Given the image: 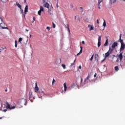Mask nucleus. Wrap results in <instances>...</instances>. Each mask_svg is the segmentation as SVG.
Segmentation results:
<instances>
[{
  "label": "nucleus",
  "mask_w": 125,
  "mask_h": 125,
  "mask_svg": "<svg viewBox=\"0 0 125 125\" xmlns=\"http://www.w3.org/2000/svg\"><path fill=\"white\" fill-rule=\"evenodd\" d=\"M38 15H42V11L40 10L38 12Z\"/></svg>",
  "instance_id": "nucleus-29"
},
{
  "label": "nucleus",
  "mask_w": 125,
  "mask_h": 125,
  "mask_svg": "<svg viewBox=\"0 0 125 125\" xmlns=\"http://www.w3.org/2000/svg\"><path fill=\"white\" fill-rule=\"evenodd\" d=\"M67 30L68 31V32L69 33H71V31H70V28H69V25H68V24H67Z\"/></svg>",
  "instance_id": "nucleus-31"
},
{
  "label": "nucleus",
  "mask_w": 125,
  "mask_h": 125,
  "mask_svg": "<svg viewBox=\"0 0 125 125\" xmlns=\"http://www.w3.org/2000/svg\"><path fill=\"white\" fill-rule=\"evenodd\" d=\"M96 76H97V74L95 73L94 77L95 78V77H96Z\"/></svg>",
  "instance_id": "nucleus-45"
},
{
  "label": "nucleus",
  "mask_w": 125,
  "mask_h": 125,
  "mask_svg": "<svg viewBox=\"0 0 125 125\" xmlns=\"http://www.w3.org/2000/svg\"><path fill=\"white\" fill-rule=\"evenodd\" d=\"M70 8H74V5H73V4H70Z\"/></svg>",
  "instance_id": "nucleus-38"
},
{
  "label": "nucleus",
  "mask_w": 125,
  "mask_h": 125,
  "mask_svg": "<svg viewBox=\"0 0 125 125\" xmlns=\"http://www.w3.org/2000/svg\"><path fill=\"white\" fill-rule=\"evenodd\" d=\"M57 8H58V7H59V6L58 5V3H57Z\"/></svg>",
  "instance_id": "nucleus-53"
},
{
  "label": "nucleus",
  "mask_w": 125,
  "mask_h": 125,
  "mask_svg": "<svg viewBox=\"0 0 125 125\" xmlns=\"http://www.w3.org/2000/svg\"><path fill=\"white\" fill-rule=\"evenodd\" d=\"M41 11H44V9H43V7H42V6H40V10Z\"/></svg>",
  "instance_id": "nucleus-23"
},
{
  "label": "nucleus",
  "mask_w": 125,
  "mask_h": 125,
  "mask_svg": "<svg viewBox=\"0 0 125 125\" xmlns=\"http://www.w3.org/2000/svg\"><path fill=\"white\" fill-rule=\"evenodd\" d=\"M22 40L23 39H22V38H20L19 39V42H22Z\"/></svg>",
  "instance_id": "nucleus-30"
},
{
  "label": "nucleus",
  "mask_w": 125,
  "mask_h": 125,
  "mask_svg": "<svg viewBox=\"0 0 125 125\" xmlns=\"http://www.w3.org/2000/svg\"><path fill=\"white\" fill-rule=\"evenodd\" d=\"M75 19H77V16L75 17Z\"/></svg>",
  "instance_id": "nucleus-64"
},
{
  "label": "nucleus",
  "mask_w": 125,
  "mask_h": 125,
  "mask_svg": "<svg viewBox=\"0 0 125 125\" xmlns=\"http://www.w3.org/2000/svg\"><path fill=\"white\" fill-rule=\"evenodd\" d=\"M33 20H34V21H35V20H36V18L35 17H33Z\"/></svg>",
  "instance_id": "nucleus-55"
},
{
  "label": "nucleus",
  "mask_w": 125,
  "mask_h": 125,
  "mask_svg": "<svg viewBox=\"0 0 125 125\" xmlns=\"http://www.w3.org/2000/svg\"><path fill=\"white\" fill-rule=\"evenodd\" d=\"M82 44H84V41H82Z\"/></svg>",
  "instance_id": "nucleus-46"
},
{
  "label": "nucleus",
  "mask_w": 125,
  "mask_h": 125,
  "mask_svg": "<svg viewBox=\"0 0 125 125\" xmlns=\"http://www.w3.org/2000/svg\"><path fill=\"white\" fill-rule=\"evenodd\" d=\"M62 67L63 68V69H66V65L65 64H62Z\"/></svg>",
  "instance_id": "nucleus-34"
},
{
  "label": "nucleus",
  "mask_w": 125,
  "mask_h": 125,
  "mask_svg": "<svg viewBox=\"0 0 125 125\" xmlns=\"http://www.w3.org/2000/svg\"><path fill=\"white\" fill-rule=\"evenodd\" d=\"M110 56V53L107 52L105 54V58H106V57H109Z\"/></svg>",
  "instance_id": "nucleus-15"
},
{
  "label": "nucleus",
  "mask_w": 125,
  "mask_h": 125,
  "mask_svg": "<svg viewBox=\"0 0 125 125\" xmlns=\"http://www.w3.org/2000/svg\"><path fill=\"white\" fill-rule=\"evenodd\" d=\"M0 21L1 22H0V27H1V29H6L7 30H8V27H4L5 26V23H3V20L1 17H0Z\"/></svg>",
  "instance_id": "nucleus-3"
},
{
  "label": "nucleus",
  "mask_w": 125,
  "mask_h": 125,
  "mask_svg": "<svg viewBox=\"0 0 125 125\" xmlns=\"http://www.w3.org/2000/svg\"><path fill=\"white\" fill-rule=\"evenodd\" d=\"M15 47H17V44H18L17 40H16L15 41Z\"/></svg>",
  "instance_id": "nucleus-27"
},
{
  "label": "nucleus",
  "mask_w": 125,
  "mask_h": 125,
  "mask_svg": "<svg viewBox=\"0 0 125 125\" xmlns=\"http://www.w3.org/2000/svg\"><path fill=\"white\" fill-rule=\"evenodd\" d=\"M47 30H48V31H50V27L47 26L46 27Z\"/></svg>",
  "instance_id": "nucleus-39"
},
{
  "label": "nucleus",
  "mask_w": 125,
  "mask_h": 125,
  "mask_svg": "<svg viewBox=\"0 0 125 125\" xmlns=\"http://www.w3.org/2000/svg\"><path fill=\"white\" fill-rule=\"evenodd\" d=\"M95 58L96 60H97V61H98V59H99V56L98 55V54H97L95 55Z\"/></svg>",
  "instance_id": "nucleus-16"
},
{
  "label": "nucleus",
  "mask_w": 125,
  "mask_h": 125,
  "mask_svg": "<svg viewBox=\"0 0 125 125\" xmlns=\"http://www.w3.org/2000/svg\"><path fill=\"white\" fill-rule=\"evenodd\" d=\"M40 93H42V95L44 94V92L43 91H41Z\"/></svg>",
  "instance_id": "nucleus-44"
},
{
  "label": "nucleus",
  "mask_w": 125,
  "mask_h": 125,
  "mask_svg": "<svg viewBox=\"0 0 125 125\" xmlns=\"http://www.w3.org/2000/svg\"><path fill=\"white\" fill-rule=\"evenodd\" d=\"M71 87L72 88H75V87H77V84L74 83L71 85Z\"/></svg>",
  "instance_id": "nucleus-18"
},
{
  "label": "nucleus",
  "mask_w": 125,
  "mask_h": 125,
  "mask_svg": "<svg viewBox=\"0 0 125 125\" xmlns=\"http://www.w3.org/2000/svg\"><path fill=\"white\" fill-rule=\"evenodd\" d=\"M116 2V0H110V3H115Z\"/></svg>",
  "instance_id": "nucleus-20"
},
{
  "label": "nucleus",
  "mask_w": 125,
  "mask_h": 125,
  "mask_svg": "<svg viewBox=\"0 0 125 125\" xmlns=\"http://www.w3.org/2000/svg\"><path fill=\"white\" fill-rule=\"evenodd\" d=\"M88 80H89V75H88L87 77L84 79V82H86Z\"/></svg>",
  "instance_id": "nucleus-19"
},
{
  "label": "nucleus",
  "mask_w": 125,
  "mask_h": 125,
  "mask_svg": "<svg viewBox=\"0 0 125 125\" xmlns=\"http://www.w3.org/2000/svg\"><path fill=\"white\" fill-rule=\"evenodd\" d=\"M32 37H33V36L32 35H30V38H32Z\"/></svg>",
  "instance_id": "nucleus-58"
},
{
  "label": "nucleus",
  "mask_w": 125,
  "mask_h": 125,
  "mask_svg": "<svg viewBox=\"0 0 125 125\" xmlns=\"http://www.w3.org/2000/svg\"><path fill=\"white\" fill-rule=\"evenodd\" d=\"M31 102H33V100H31Z\"/></svg>",
  "instance_id": "nucleus-63"
},
{
  "label": "nucleus",
  "mask_w": 125,
  "mask_h": 125,
  "mask_svg": "<svg viewBox=\"0 0 125 125\" xmlns=\"http://www.w3.org/2000/svg\"><path fill=\"white\" fill-rule=\"evenodd\" d=\"M43 3H45V2H46V1H47V0H42Z\"/></svg>",
  "instance_id": "nucleus-41"
},
{
  "label": "nucleus",
  "mask_w": 125,
  "mask_h": 125,
  "mask_svg": "<svg viewBox=\"0 0 125 125\" xmlns=\"http://www.w3.org/2000/svg\"><path fill=\"white\" fill-rule=\"evenodd\" d=\"M103 1V0H98V5H99V9H101V7H100V6H101V5H100V4L101 3V2H102Z\"/></svg>",
  "instance_id": "nucleus-11"
},
{
  "label": "nucleus",
  "mask_w": 125,
  "mask_h": 125,
  "mask_svg": "<svg viewBox=\"0 0 125 125\" xmlns=\"http://www.w3.org/2000/svg\"><path fill=\"white\" fill-rule=\"evenodd\" d=\"M18 104H19V105H26L27 100L24 98L20 99L18 101Z\"/></svg>",
  "instance_id": "nucleus-2"
},
{
  "label": "nucleus",
  "mask_w": 125,
  "mask_h": 125,
  "mask_svg": "<svg viewBox=\"0 0 125 125\" xmlns=\"http://www.w3.org/2000/svg\"><path fill=\"white\" fill-rule=\"evenodd\" d=\"M7 111V109H4L3 112H6Z\"/></svg>",
  "instance_id": "nucleus-52"
},
{
  "label": "nucleus",
  "mask_w": 125,
  "mask_h": 125,
  "mask_svg": "<svg viewBox=\"0 0 125 125\" xmlns=\"http://www.w3.org/2000/svg\"><path fill=\"white\" fill-rule=\"evenodd\" d=\"M80 9H81V10H83V7H80Z\"/></svg>",
  "instance_id": "nucleus-50"
},
{
  "label": "nucleus",
  "mask_w": 125,
  "mask_h": 125,
  "mask_svg": "<svg viewBox=\"0 0 125 125\" xmlns=\"http://www.w3.org/2000/svg\"><path fill=\"white\" fill-rule=\"evenodd\" d=\"M88 28H90V31H91L92 30H94V27L93 26V25H90V24H89L88 25Z\"/></svg>",
  "instance_id": "nucleus-9"
},
{
  "label": "nucleus",
  "mask_w": 125,
  "mask_h": 125,
  "mask_svg": "<svg viewBox=\"0 0 125 125\" xmlns=\"http://www.w3.org/2000/svg\"><path fill=\"white\" fill-rule=\"evenodd\" d=\"M35 92L37 94V95H38L39 98H40V94H41V91L40 90V88H39V87H38V83H35V87L34 88Z\"/></svg>",
  "instance_id": "nucleus-4"
},
{
  "label": "nucleus",
  "mask_w": 125,
  "mask_h": 125,
  "mask_svg": "<svg viewBox=\"0 0 125 125\" xmlns=\"http://www.w3.org/2000/svg\"><path fill=\"white\" fill-rule=\"evenodd\" d=\"M105 59H104V60H103L102 61V63L103 62H104V61H105Z\"/></svg>",
  "instance_id": "nucleus-47"
},
{
  "label": "nucleus",
  "mask_w": 125,
  "mask_h": 125,
  "mask_svg": "<svg viewBox=\"0 0 125 125\" xmlns=\"http://www.w3.org/2000/svg\"><path fill=\"white\" fill-rule=\"evenodd\" d=\"M100 45H101V41H98V47H100Z\"/></svg>",
  "instance_id": "nucleus-22"
},
{
  "label": "nucleus",
  "mask_w": 125,
  "mask_h": 125,
  "mask_svg": "<svg viewBox=\"0 0 125 125\" xmlns=\"http://www.w3.org/2000/svg\"><path fill=\"white\" fill-rule=\"evenodd\" d=\"M20 11H21V13H23V9H22V8H21Z\"/></svg>",
  "instance_id": "nucleus-42"
},
{
  "label": "nucleus",
  "mask_w": 125,
  "mask_h": 125,
  "mask_svg": "<svg viewBox=\"0 0 125 125\" xmlns=\"http://www.w3.org/2000/svg\"><path fill=\"white\" fill-rule=\"evenodd\" d=\"M5 106L7 109H10V104H9V103H8V102H5Z\"/></svg>",
  "instance_id": "nucleus-7"
},
{
  "label": "nucleus",
  "mask_w": 125,
  "mask_h": 125,
  "mask_svg": "<svg viewBox=\"0 0 125 125\" xmlns=\"http://www.w3.org/2000/svg\"><path fill=\"white\" fill-rule=\"evenodd\" d=\"M12 109H15V106H13L10 107V108H9L10 110H11Z\"/></svg>",
  "instance_id": "nucleus-35"
},
{
  "label": "nucleus",
  "mask_w": 125,
  "mask_h": 125,
  "mask_svg": "<svg viewBox=\"0 0 125 125\" xmlns=\"http://www.w3.org/2000/svg\"><path fill=\"white\" fill-rule=\"evenodd\" d=\"M103 26L104 27H106V26H107V24H106V21H105V20H104V21L103 23Z\"/></svg>",
  "instance_id": "nucleus-24"
},
{
  "label": "nucleus",
  "mask_w": 125,
  "mask_h": 125,
  "mask_svg": "<svg viewBox=\"0 0 125 125\" xmlns=\"http://www.w3.org/2000/svg\"><path fill=\"white\" fill-rule=\"evenodd\" d=\"M68 25H69V24H66L67 29H68Z\"/></svg>",
  "instance_id": "nucleus-57"
},
{
  "label": "nucleus",
  "mask_w": 125,
  "mask_h": 125,
  "mask_svg": "<svg viewBox=\"0 0 125 125\" xmlns=\"http://www.w3.org/2000/svg\"><path fill=\"white\" fill-rule=\"evenodd\" d=\"M8 0H1V1L3 2V3H6Z\"/></svg>",
  "instance_id": "nucleus-21"
},
{
  "label": "nucleus",
  "mask_w": 125,
  "mask_h": 125,
  "mask_svg": "<svg viewBox=\"0 0 125 125\" xmlns=\"http://www.w3.org/2000/svg\"><path fill=\"white\" fill-rule=\"evenodd\" d=\"M26 14V13H24V15H23V17H25V15Z\"/></svg>",
  "instance_id": "nucleus-56"
},
{
  "label": "nucleus",
  "mask_w": 125,
  "mask_h": 125,
  "mask_svg": "<svg viewBox=\"0 0 125 125\" xmlns=\"http://www.w3.org/2000/svg\"><path fill=\"white\" fill-rule=\"evenodd\" d=\"M79 69H82V65H80V66H79Z\"/></svg>",
  "instance_id": "nucleus-49"
},
{
  "label": "nucleus",
  "mask_w": 125,
  "mask_h": 125,
  "mask_svg": "<svg viewBox=\"0 0 125 125\" xmlns=\"http://www.w3.org/2000/svg\"><path fill=\"white\" fill-rule=\"evenodd\" d=\"M50 11H51V8L48 9V13H49V14L50 15H51V12H50Z\"/></svg>",
  "instance_id": "nucleus-25"
},
{
  "label": "nucleus",
  "mask_w": 125,
  "mask_h": 125,
  "mask_svg": "<svg viewBox=\"0 0 125 125\" xmlns=\"http://www.w3.org/2000/svg\"><path fill=\"white\" fill-rule=\"evenodd\" d=\"M80 53H80V52L78 53L77 54V56H79V55H80Z\"/></svg>",
  "instance_id": "nucleus-51"
},
{
  "label": "nucleus",
  "mask_w": 125,
  "mask_h": 125,
  "mask_svg": "<svg viewBox=\"0 0 125 125\" xmlns=\"http://www.w3.org/2000/svg\"><path fill=\"white\" fill-rule=\"evenodd\" d=\"M61 62V59H60V63Z\"/></svg>",
  "instance_id": "nucleus-60"
},
{
  "label": "nucleus",
  "mask_w": 125,
  "mask_h": 125,
  "mask_svg": "<svg viewBox=\"0 0 125 125\" xmlns=\"http://www.w3.org/2000/svg\"><path fill=\"white\" fill-rule=\"evenodd\" d=\"M16 5H17L18 7H19V8H22V6L18 2L16 3Z\"/></svg>",
  "instance_id": "nucleus-17"
},
{
  "label": "nucleus",
  "mask_w": 125,
  "mask_h": 125,
  "mask_svg": "<svg viewBox=\"0 0 125 125\" xmlns=\"http://www.w3.org/2000/svg\"><path fill=\"white\" fill-rule=\"evenodd\" d=\"M81 50L80 51V53H83V47L82 46L80 47Z\"/></svg>",
  "instance_id": "nucleus-33"
},
{
  "label": "nucleus",
  "mask_w": 125,
  "mask_h": 125,
  "mask_svg": "<svg viewBox=\"0 0 125 125\" xmlns=\"http://www.w3.org/2000/svg\"><path fill=\"white\" fill-rule=\"evenodd\" d=\"M118 41L120 42L121 43V47L120 48V52L122 51H124V50L125 48V44L124 42V40H122V34H120V38L119 40Z\"/></svg>",
  "instance_id": "nucleus-1"
},
{
  "label": "nucleus",
  "mask_w": 125,
  "mask_h": 125,
  "mask_svg": "<svg viewBox=\"0 0 125 125\" xmlns=\"http://www.w3.org/2000/svg\"><path fill=\"white\" fill-rule=\"evenodd\" d=\"M116 46H118V42H114V43H112V45L111 46L112 48H113V49H115V47Z\"/></svg>",
  "instance_id": "nucleus-5"
},
{
  "label": "nucleus",
  "mask_w": 125,
  "mask_h": 125,
  "mask_svg": "<svg viewBox=\"0 0 125 125\" xmlns=\"http://www.w3.org/2000/svg\"><path fill=\"white\" fill-rule=\"evenodd\" d=\"M26 31L27 32H28V31H29V30L26 29Z\"/></svg>",
  "instance_id": "nucleus-61"
},
{
  "label": "nucleus",
  "mask_w": 125,
  "mask_h": 125,
  "mask_svg": "<svg viewBox=\"0 0 125 125\" xmlns=\"http://www.w3.org/2000/svg\"><path fill=\"white\" fill-rule=\"evenodd\" d=\"M63 85L64 91H67V84L66 83H64Z\"/></svg>",
  "instance_id": "nucleus-12"
},
{
  "label": "nucleus",
  "mask_w": 125,
  "mask_h": 125,
  "mask_svg": "<svg viewBox=\"0 0 125 125\" xmlns=\"http://www.w3.org/2000/svg\"><path fill=\"white\" fill-rule=\"evenodd\" d=\"M115 70H116V71H119V66H115Z\"/></svg>",
  "instance_id": "nucleus-28"
},
{
  "label": "nucleus",
  "mask_w": 125,
  "mask_h": 125,
  "mask_svg": "<svg viewBox=\"0 0 125 125\" xmlns=\"http://www.w3.org/2000/svg\"><path fill=\"white\" fill-rule=\"evenodd\" d=\"M113 50H114V49L113 48H111V47H110L108 52L110 54H112L113 53Z\"/></svg>",
  "instance_id": "nucleus-8"
},
{
  "label": "nucleus",
  "mask_w": 125,
  "mask_h": 125,
  "mask_svg": "<svg viewBox=\"0 0 125 125\" xmlns=\"http://www.w3.org/2000/svg\"><path fill=\"white\" fill-rule=\"evenodd\" d=\"M108 42H109V39H106L105 43L104 44V46L108 45Z\"/></svg>",
  "instance_id": "nucleus-13"
},
{
  "label": "nucleus",
  "mask_w": 125,
  "mask_h": 125,
  "mask_svg": "<svg viewBox=\"0 0 125 125\" xmlns=\"http://www.w3.org/2000/svg\"><path fill=\"white\" fill-rule=\"evenodd\" d=\"M44 7H46V8H48V9H49V4L47 2H45L43 4Z\"/></svg>",
  "instance_id": "nucleus-6"
},
{
  "label": "nucleus",
  "mask_w": 125,
  "mask_h": 125,
  "mask_svg": "<svg viewBox=\"0 0 125 125\" xmlns=\"http://www.w3.org/2000/svg\"><path fill=\"white\" fill-rule=\"evenodd\" d=\"M75 62H76V60L74 61L73 63H71V66H73V65H75Z\"/></svg>",
  "instance_id": "nucleus-40"
},
{
  "label": "nucleus",
  "mask_w": 125,
  "mask_h": 125,
  "mask_svg": "<svg viewBox=\"0 0 125 125\" xmlns=\"http://www.w3.org/2000/svg\"><path fill=\"white\" fill-rule=\"evenodd\" d=\"M94 54H93L92 55V56H91V58H90V61H92V60H93V57H94Z\"/></svg>",
  "instance_id": "nucleus-26"
},
{
  "label": "nucleus",
  "mask_w": 125,
  "mask_h": 125,
  "mask_svg": "<svg viewBox=\"0 0 125 125\" xmlns=\"http://www.w3.org/2000/svg\"><path fill=\"white\" fill-rule=\"evenodd\" d=\"M119 58L120 59V61L123 60V53H120L118 56Z\"/></svg>",
  "instance_id": "nucleus-10"
},
{
  "label": "nucleus",
  "mask_w": 125,
  "mask_h": 125,
  "mask_svg": "<svg viewBox=\"0 0 125 125\" xmlns=\"http://www.w3.org/2000/svg\"><path fill=\"white\" fill-rule=\"evenodd\" d=\"M26 12H28V5H26L25 9H24V13H26Z\"/></svg>",
  "instance_id": "nucleus-14"
},
{
  "label": "nucleus",
  "mask_w": 125,
  "mask_h": 125,
  "mask_svg": "<svg viewBox=\"0 0 125 125\" xmlns=\"http://www.w3.org/2000/svg\"><path fill=\"white\" fill-rule=\"evenodd\" d=\"M29 99H31V92H29L28 94Z\"/></svg>",
  "instance_id": "nucleus-36"
},
{
  "label": "nucleus",
  "mask_w": 125,
  "mask_h": 125,
  "mask_svg": "<svg viewBox=\"0 0 125 125\" xmlns=\"http://www.w3.org/2000/svg\"><path fill=\"white\" fill-rule=\"evenodd\" d=\"M98 42H101V36H99Z\"/></svg>",
  "instance_id": "nucleus-32"
},
{
  "label": "nucleus",
  "mask_w": 125,
  "mask_h": 125,
  "mask_svg": "<svg viewBox=\"0 0 125 125\" xmlns=\"http://www.w3.org/2000/svg\"><path fill=\"white\" fill-rule=\"evenodd\" d=\"M81 12H83V10H82L81 11Z\"/></svg>",
  "instance_id": "nucleus-62"
},
{
  "label": "nucleus",
  "mask_w": 125,
  "mask_h": 125,
  "mask_svg": "<svg viewBox=\"0 0 125 125\" xmlns=\"http://www.w3.org/2000/svg\"><path fill=\"white\" fill-rule=\"evenodd\" d=\"M24 3H27V0H24Z\"/></svg>",
  "instance_id": "nucleus-54"
},
{
  "label": "nucleus",
  "mask_w": 125,
  "mask_h": 125,
  "mask_svg": "<svg viewBox=\"0 0 125 125\" xmlns=\"http://www.w3.org/2000/svg\"><path fill=\"white\" fill-rule=\"evenodd\" d=\"M97 24H99V21L98 20H97Z\"/></svg>",
  "instance_id": "nucleus-48"
},
{
  "label": "nucleus",
  "mask_w": 125,
  "mask_h": 125,
  "mask_svg": "<svg viewBox=\"0 0 125 125\" xmlns=\"http://www.w3.org/2000/svg\"><path fill=\"white\" fill-rule=\"evenodd\" d=\"M54 83H56L55 80L53 79V82H52V84L53 85V84Z\"/></svg>",
  "instance_id": "nucleus-43"
},
{
  "label": "nucleus",
  "mask_w": 125,
  "mask_h": 125,
  "mask_svg": "<svg viewBox=\"0 0 125 125\" xmlns=\"http://www.w3.org/2000/svg\"><path fill=\"white\" fill-rule=\"evenodd\" d=\"M53 24V28H55V27H56V25H55V24H54V22H52Z\"/></svg>",
  "instance_id": "nucleus-37"
},
{
  "label": "nucleus",
  "mask_w": 125,
  "mask_h": 125,
  "mask_svg": "<svg viewBox=\"0 0 125 125\" xmlns=\"http://www.w3.org/2000/svg\"><path fill=\"white\" fill-rule=\"evenodd\" d=\"M81 83H82V82H83V78H81Z\"/></svg>",
  "instance_id": "nucleus-59"
}]
</instances>
